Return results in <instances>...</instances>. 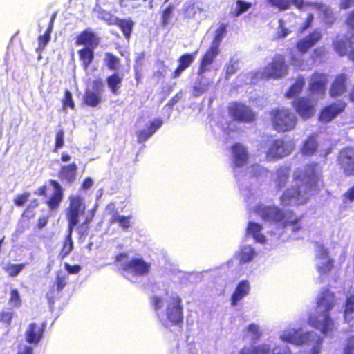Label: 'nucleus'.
<instances>
[{
	"instance_id": "nucleus-33",
	"label": "nucleus",
	"mask_w": 354,
	"mask_h": 354,
	"mask_svg": "<svg viewBox=\"0 0 354 354\" xmlns=\"http://www.w3.org/2000/svg\"><path fill=\"white\" fill-rule=\"evenodd\" d=\"M102 94L99 92H95L88 88L86 89L83 96L84 104L91 107H95L102 102Z\"/></svg>"
},
{
	"instance_id": "nucleus-23",
	"label": "nucleus",
	"mask_w": 354,
	"mask_h": 354,
	"mask_svg": "<svg viewBox=\"0 0 354 354\" xmlns=\"http://www.w3.org/2000/svg\"><path fill=\"white\" fill-rule=\"evenodd\" d=\"M348 75L345 73L337 74L331 83L329 94L331 97L342 95L347 90Z\"/></svg>"
},
{
	"instance_id": "nucleus-53",
	"label": "nucleus",
	"mask_w": 354,
	"mask_h": 354,
	"mask_svg": "<svg viewBox=\"0 0 354 354\" xmlns=\"http://www.w3.org/2000/svg\"><path fill=\"white\" fill-rule=\"evenodd\" d=\"M95 215V209H92L91 211V214L89 216L86 217L84 222L82 223V225L79 227H77L78 232L80 234H84V232H86L88 229V225L89 223L93 221Z\"/></svg>"
},
{
	"instance_id": "nucleus-20",
	"label": "nucleus",
	"mask_w": 354,
	"mask_h": 354,
	"mask_svg": "<svg viewBox=\"0 0 354 354\" xmlns=\"http://www.w3.org/2000/svg\"><path fill=\"white\" fill-rule=\"evenodd\" d=\"M67 279L66 275L57 274L54 284L46 294V298L50 305L53 306L55 301L61 297L62 292L67 284Z\"/></svg>"
},
{
	"instance_id": "nucleus-32",
	"label": "nucleus",
	"mask_w": 354,
	"mask_h": 354,
	"mask_svg": "<svg viewBox=\"0 0 354 354\" xmlns=\"http://www.w3.org/2000/svg\"><path fill=\"white\" fill-rule=\"evenodd\" d=\"M77 169V166L74 162L68 165H64L61 167L58 172V176L61 180L71 183L75 179Z\"/></svg>"
},
{
	"instance_id": "nucleus-56",
	"label": "nucleus",
	"mask_w": 354,
	"mask_h": 354,
	"mask_svg": "<svg viewBox=\"0 0 354 354\" xmlns=\"http://www.w3.org/2000/svg\"><path fill=\"white\" fill-rule=\"evenodd\" d=\"M104 85L102 80L101 78H96L92 82V89L95 92H99L100 94L104 91Z\"/></svg>"
},
{
	"instance_id": "nucleus-48",
	"label": "nucleus",
	"mask_w": 354,
	"mask_h": 354,
	"mask_svg": "<svg viewBox=\"0 0 354 354\" xmlns=\"http://www.w3.org/2000/svg\"><path fill=\"white\" fill-rule=\"evenodd\" d=\"M64 145V131L63 129H59L55 133V142L53 148L54 152H57L58 150L62 148Z\"/></svg>"
},
{
	"instance_id": "nucleus-17",
	"label": "nucleus",
	"mask_w": 354,
	"mask_h": 354,
	"mask_svg": "<svg viewBox=\"0 0 354 354\" xmlns=\"http://www.w3.org/2000/svg\"><path fill=\"white\" fill-rule=\"evenodd\" d=\"M315 336L313 332L301 333L299 330H292L284 333L280 338L283 342L300 346L308 344Z\"/></svg>"
},
{
	"instance_id": "nucleus-10",
	"label": "nucleus",
	"mask_w": 354,
	"mask_h": 354,
	"mask_svg": "<svg viewBox=\"0 0 354 354\" xmlns=\"http://www.w3.org/2000/svg\"><path fill=\"white\" fill-rule=\"evenodd\" d=\"M337 163L345 176H354V147L341 149L337 156Z\"/></svg>"
},
{
	"instance_id": "nucleus-22",
	"label": "nucleus",
	"mask_w": 354,
	"mask_h": 354,
	"mask_svg": "<svg viewBox=\"0 0 354 354\" xmlns=\"http://www.w3.org/2000/svg\"><path fill=\"white\" fill-rule=\"evenodd\" d=\"M107 212L111 215L109 223L111 224L118 223L124 230L131 227V216H120L115 208L113 203H110L106 207Z\"/></svg>"
},
{
	"instance_id": "nucleus-2",
	"label": "nucleus",
	"mask_w": 354,
	"mask_h": 354,
	"mask_svg": "<svg viewBox=\"0 0 354 354\" xmlns=\"http://www.w3.org/2000/svg\"><path fill=\"white\" fill-rule=\"evenodd\" d=\"M85 209V203L80 195L69 196V204L66 209V216L68 221L67 234L64 239L62 248L59 252V259H64L73 251V232L80 221V216L84 213Z\"/></svg>"
},
{
	"instance_id": "nucleus-19",
	"label": "nucleus",
	"mask_w": 354,
	"mask_h": 354,
	"mask_svg": "<svg viewBox=\"0 0 354 354\" xmlns=\"http://www.w3.org/2000/svg\"><path fill=\"white\" fill-rule=\"evenodd\" d=\"M46 327L45 322L30 323L26 332V341L29 344H37L41 339Z\"/></svg>"
},
{
	"instance_id": "nucleus-7",
	"label": "nucleus",
	"mask_w": 354,
	"mask_h": 354,
	"mask_svg": "<svg viewBox=\"0 0 354 354\" xmlns=\"http://www.w3.org/2000/svg\"><path fill=\"white\" fill-rule=\"evenodd\" d=\"M288 67L286 64L283 55L278 54L274 56L261 72V78L265 80L279 79L288 73Z\"/></svg>"
},
{
	"instance_id": "nucleus-38",
	"label": "nucleus",
	"mask_w": 354,
	"mask_h": 354,
	"mask_svg": "<svg viewBox=\"0 0 354 354\" xmlns=\"http://www.w3.org/2000/svg\"><path fill=\"white\" fill-rule=\"evenodd\" d=\"M104 62L109 70L115 71L120 67V59L113 53L107 52L104 54Z\"/></svg>"
},
{
	"instance_id": "nucleus-25",
	"label": "nucleus",
	"mask_w": 354,
	"mask_h": 354,
	"mask_svg": "<svg viewBox=\"0 0 354 354\" xmlns=\"http://www.w3.org/2000/svg\"><path fill=\"white\" fill-rule=\"evenodd\" d=\"M197 51L193 53H185L179 57L178 59V66L174 71L171 75L173 79L178 78L180 76L181 73L189 68L194 61Z\"/></svg>"
},
{
	"instance_id": "nucleus-29",
	"label": "nucleus",
	"mask_w": 354,
	"mask_h": 354,
	"mask_svg": "<svg viewBox=\"0 0 354 354\" xmlns=\"http://www.w3.org/2000/svg\"><path fill=\"white\" fill-rule=\"evenodd\" d=\"M250 284L247 280H242L240 281L231 297V304L232 306H236L237 303L243 299L245 296L249 294Z\"/></svg>"
},
{
	"instance_id": "nucleus-50",
	"label": "nucleus",
	"mask_w": 354,
	"mask_h": 354,
	"mask_svg": "<svg viewBox=\"0 0 354 354\" xmlns=\"http://www.w3.org/2000/svg\"><path fill=\"white\" fill-rule=\"evenodd\" d=\"M31 194L29 192H24L20 194L17 195L14 198V204L17 207H23L25 205L26 202L28 201Z\"/></svg>"
},
{
	"instance_id": "nucleus-35",
	"label": "nucleus",
	"mask_w": 354,
	"mask_h": 354,
	"mask_svg": "<svg viewBox=\"0 0 354 354\" xmlns=\"http://www.w3.org/2000/svg\"><path fill=\"white\" fill-rule=\"evenodd\" d=\"M262 228L261 224L254 222H249L246 230L247 233L252 235L256 241L260 243H264L266 241V237L261 233Z\"/></svg>"
},
{
	"instance_id": "nucleus-52",
	"label": "nucleus",
	"mask_w": 354,
	"mask_h": 354,
	"mask_svg": "<svg viewBox=\"0 0 354 354\" xmlns=\"http://www.w3.org/2000/svg\"><path fill=\"white\" fill-rule=\"evenodd\" d=\"M211 83L212 82L210 81H208L206 83H203L201 80H198L193 87L194 91L197 95L205 93Z\"/></svg>"
},
{
	"instance_id": "nucleus-46",
	"label": "nucleus",
	"mask_w": 354,
	"mask_h": 354,
	"mask_svg": "<svg viewBox=\"0 0 354 354\" xmlns=\"http://www.w3.org/2000/svg\"><path fill=\"white\" fill-rule=\"evenodd\" d=\"M268 1L270 5L277 8L279 10H286L292 4V0H268Z\"/></svg>"
},
{
	"instance_id": "nucleus-45",
	"label": "nucleus",
	"mask_w": 354,
	"mask_h": 354,
	"mask_svg": "<svg viewBox=\"0 0 354 354\" xmlns=\"http://www.w3.org/2000/svg\"><path fill=\"white\" fill-rule=\"evenodd\" d=\"M62 109H66L68 108H69L71 109H75V105L74 101L73 100L72 93H71L70 91H68L67 89H66L64 91V95L62 100Z\"/></svg>"
},
{
	"instance_id": "nucleus-61",
	"label": "nucleus",
	"mask_w": 354,
	"mask_h": 354,
	"mask_svg": "<svg viewBox=\"0 0 354 354\" xmlns=\"http://www.w3.org/2000/svg\"><path fill=\"white\" fill-rule=\"evenodd\" d=\"M152 305L156 311L159 310L163 306V299L162 297L158 296H153L151 298Z\"/></svg>"
},
{
	"instance_id": "nucleus-62",
	"label": "nucleus",
	"mask_w": 354,
	"mask_h": 354,
	"mask_svg": "<svg viewBox=\"0 0 354 354\" xmlns=\"http://www.w3.org/2000/svg\"><path fill=\"white\" fill-rule=\"evenodd\" d=\"M36 215L35 209H30L26 206V207L24 209L21 216L26 220H30L33 218Z\"/></svg>"
},
{
	"instance_id": "nucleus-59",
	"label": "nucleus",
	"mask_w": 354,
	"mask_h": 354,
	"mask_svg": "<svg viewBox=\"0 0 354 354\" xmlns=\"http://www.w3.org/2000/svg\"><path fill=\"white\" fill-rule=\"evenodd\" d=\"M50 40V35L44 32V35L38 37V45L40 49H44Z\"/></svg>"
},
{
	"instance_id": "nucleus-40",
	"label": "nucleus",
	"mask_w": 354,
	"mask_h": 354,
	"mask_svg": "<svg viewBox=\"0 0 354 354\" xmlns=\"http://www.w3.org/2000/svg\"><path fill=\"white\" fill-rule=\"evenodd\" d=\"M227 24H221L218 28L215 31V35L212 43V45L216 46L218 48L220 46V44L227 33Z\"/></svg>"
},
{
	"instance_id": "nucleus-3",
	"label": "nucleus",
	"mask_w": 354,
	"mask_h": 354,
	"mask_svg": "<svg viewBox=\"0 0 354 354\" xmlns=\"http://www.w3.org/2000/svg\"><path fill=\"white\" fill-rule=\"evenodd\" d=\"M335 293L327 288H322L316 300L317 307L324 309L322 319L320 320L318 316L310 315L308 318V324L319 330L323 334L332 331L334 328V322L329 312L335 306Z\"/></svg>"
},
{
	"instance_id": "nucleus-12",
	"label": "nucleus",
	"mask_w": 354,
	"mask_h": 354,
	"mask_svg": "<svg viewBox=\"0 0 354 354\" xmlns=\"http://www.w3.org/2000/svg\"><path fill=\"white\" fill-rule=\"evenodd\" d=\"M182 300L178 295L171 296L167 301L166 315L167 319L175 325H180L183 320Z\"/></svg>"
},
{
	"instance_id": "nucleus-24",
	"label": "nucleus",
	"mask_w": 354,
	"mask_h": 354,
	"mask_svg": "<svg viewBox=\"0 0 354 354\" xmlns=\"http://www.w3.org/2000/svg\"><path fill=\"white\" fill-rule=\"evenodd\" d=\"M291 167L290 165H281L277 168L274 172L273 183L277 190L284 187L289 180Z\"/></svg>"
},
{
	"instance_id": "nucleus-6",
	"label": "nucleus",
	"mask_w": 354,
	"mask_h": 354,
	"mask_svg": "<svg viewBox=\"0 0 354 354\" xmlns=\"http://www.w3.org/2000/svg\"><path fill=\"white\" fill-rule=\"evenodd\" d=\"M272 128L277 132L293 130L297 123V117L288 109L274 108L269 112Z\"/></svg>"
},
{
	"instance_id": "nucleus-13",
	"label": "nucleus",
	"mask_w": 354,
	"mask_h": 354,
	"mask_svg": "<svg viewBox=\"0 0 354 354\" xmlns=\"http://www.w3.org/2000/svg\"><path fill=\"white\" fill-rule=\"evenodd\" d=\"M328 83V77L326 73L314 72L310 77L308 91L313 95L323 96Z\"/></svg>"
},
{
	"instance_id": "nucleus-49",
	"label": "nucleus",
	"mask_w": 354,
	"mask_h": 354,
	"mask_svg": "<svg viewBox=\"0 0 354 354\" xmlns=\"http://www.w3.org/2000/svg\"><path fill=\"white\" fill-rule=\"evenodd\" d=\"M344 312L345 319H347L349 315H352L354 313V295H351L346 297Z\"/></svg>"
},
{
	"instance_id": "nucleus-31",
	"label": "nucleus",
	"mask_w": 354,
	"mask_h": 354,
	"mask_svg": "<svg viewBox=\"0 0 354 354\" xmlns=\"http://www.w3.org/2000/svg\"><path fill=\"white\" fill-rule=\"evenodd\" d=\"M123 76L118 72H114L106 78V84L112 94L118 95L122 86Z\"/></svg>"
},
{
	"instance_id": "nucleus-11",
	"label": "nucleus",
	"mask_w": 354,
	"mask_h": 354,
	"mask_svg": "<svg viewBox=\"0 0 354 354\" xmlns=\"http://www.w3.org/2000/svg\"><path fill=\"white\" fill-rule=\"evenodd\" d=\"M150 269V264L141 258H132L129 261L121 265L120 270L122 274L128 277L129 274L133 276L147 275Z\"/></svg>"
},
{
	"instance_id": "nucleus-42",
	"label": "nucleus",
	"mask_w": 354,
	"mask_h": 354,
	"mask_svg": "<svg viewBox=\"0 0 354 354\" xmlns=\"http://www.w3.org/2000/svg\"><path fill=\"white\" fill-rule=\"evenodd\" d=\"M236 9L232 13L233 17H239L241 14L248 11L252 7L251 3L243 0H236Z\"/></svg>"
},
{
	"instance_id": "nucleus-43",
	"label": "nucleus",
	"mask_w": 354,
	"mask_h": 354,
	"mask_svg": "<svg viewBox=\"0 0 354 354\" xmlns=\"http://www.w3.org/2000/svg\"><path fill=\"white\" fill-rule=\"evenodd\" d=\"M174 11V6L171 5L167 6L161 13V26H166L171 19Z\"/></svg>"
},
{
	"instance_id": "nucleus-39",
	"label": "nucleus",
	"mask_w": 354,
	"mask_h": 354,
	"mask_svg": "<svg viewBox=\"0 0 354 354\" xmlns=\"http://www.w3.org/2000/svg\"><path fill=\"white\" fill-rule=\"evenodd\" d=\"M255 254L254 250L250 246H243L241 248L239 254L240 263H245L250 261Z\"/></svg>"
},
{
	"instance_id": "nucleus-1",
	"label": "nucleus",
	"mask_w": 354,
	"mask_h": 354,
	"mask_svg": "<svg viewBox=\"0 0 354 354\" xmlns=\"http://www.w3.org/2000/svg\"><path fill=\"white\" fill-rule=\"evenodd\" d=\"M319 169V163L317 162H308L304 165L303 169L297 168L292 177L295 184L282 193L279 198L281 205H288L292 203L304 202V195L317 184Z\"/></svg>"
},
{
	"instance_id": "nucleus-54",
	"label": "nucleus",
	"mask_w": 354,
	"mask_h": 354,
	"mask_svg": "<svg viewBox=\"0 0 354 354\" xmlns=\"http://www.w3.org/2000/svg\"><path fill=\"white\" fill-rule=\"evenodd\" d=\"M248 332L250 334L251 339L253 342L258 340L261 336L259 327L254 324H251L247 327Z\"/></svg>"
},
{
	"instance_id": "nucleus-47",
	"label": "nucleus",
	"mask_w": 354,
	"mask_h": 354,
	"mask_svg": "<svg viewBox=\"0 0 354 354\" xmlns=\"http://www.w3.org/2000/svg\"><path fill=\"white\" fill-rule=\"evenodd\" d=\"M9 303L14 307L19 308L21 305V299L17 289H11L10 292Z\"/></svg>"
},
{
	"instance_id": "nucleus-36",
	"label": "nucleus",
	"mask_w": 354,
	"mask_h": 354,
	"mask_svg": "<svg viewBox=\"0 0 354 354\" xmlns=\"http://www.w3.org/2000/svg\"><path fill=\"white\" fill-rule=\"evenodd\" d=\"M239 354H270V346L261 344L256 346H244L239 352Z\"/></svg>"
},
{
	"instance_id": "nucleus-55",
	"label": "nucleus",
	"mask_w": 354,
	"mask_h": 354,
	"mask_svg": "<svg viewBox=\"0 0 354 354\" xmlns=\"http://www.w3.org/2000/svg\"><path fill=\"white\" fill-rule=\"evenodd\" d=\"M13 317L14 313L12 311L1 310L0 311V323L9 326L11 324Z\"/></svg>"
},
{
	"instance_id": "nucleus-16",
	"label": "nucleus",
	"mask_w": 354,
	"mask_h": 354,
	"mask_svg": "<svg viewBox=\"0 0 354 354\" xmlns=\"http://www.w3.org/2000/svg\"><path fill=\"white\" fill-rule=\"evenodd\" d=\"M322 39V33L319 29H314L307 35L300 39L296 43L297 51L301 54L306 53L312 47L315 46Z\"/></svg>"
},
{
	"instance_id": "nucleus-51",
	"label": "nucleus",
	"mask_w": 354,
	"mask_h": 354,
	"mask_svg": "<svg viewBox=\"0 0 354 354\" xmlns=\"http://www.w3.org/2000/svg\"><path fill=\"white\" fill-rule=\"evenodd\" d=\"M333 268V260L328 259L325 263L318 266L317 270L320 274H326L329 273Z\"/></svg>"
},
{
	"instance_id": "nucleus-14",
	"label": "nucleus",
	"mask_w": 354,
	"mask_h": 354,
	"mask_svg": "<svg viewBox=\"0 0 354 354\" xmlns=\"http://www.w3.org/2000/svg\"><path fill=\"white\" fill-rule=\"evenodd\" d=\"M295 111L304 120L313 117L315 107L313 100L308 97H299L292 102Z\"/></svg>"
},
{
	"instance_id": "nucleus-60",
	"label": "nucleus",
	"mask_w": 354,
	"mask_h": 354,
	"mask_svg": "<svg viewBox=\"0 0 354 354\" xmlns=\"http://www.w3.org/2000/svg\"><path fill=\"white\" fill-rule=\"evenodd\" d=\"M64 268L65 270L68 272V273L71 274H78L82 269L80 265L76 264L71 266L68 263H65Z\"/></svg>"
},
{
	"instance_id": "nucleus-34",
	"label": "nucleus",
	"mask_w": 354,
	"mask_h": 354,
	"mask_svg": "<svg viewBox=\"0 0 354 354\" xmlns=\"http://www.w3.org/2000/svg\"><path fill=\"white\" fill-rule=\"evenodd\" d=\"M306 80L303 76H299L296 78L294 83L289 87L285 93L287 98H293L299 95L305 85Z\"/></svg>"
},
{
	"instance_id": "nucleus-37",
	"label": "nucleus",
	"mask_w": 354,
	"mask_h": 354,
	"mask_svg": "<svg viewBox=\"0 0 354 354\" xmlns=\"http://www.w3.org/2000/svg\"><path fill=\"white\" fill-rule=\"evenodd\" d=\"M354 43V34L346 39H337L333 42V48L339 56H344L347 54L348 46L347 44Z\"/></svg>"
},
{
	"instance_id": "nucleus-63",
	"label": "nucleus",
	"mask_w": 354,
	"mask_h": 354,
	"mask_svg": "<svg viewBox=\"0 0 354 354\" xmlns=\"http://www.w3.org/2000/svg\"><path fill=\"white\" fill-rule=\"evenodd\" d=\"M272 354H292L289 348L284 346H275L272 350Z\"/></svg>"
},
{
	"instance_id": "nucleus-5",
	"label": "nucleus",
	"mask_w": 354,
	"mask_h": 354,
	"mask_svg": "<svg viewBox=\"0 0 354 354\" xmlns=\"http://www.w3.org/2000/svg\"><path fill=\"white\" fill-rule=\"evenodd\" d=\"M100 37L91 29L85 28L76 36L75 44L83 46L77 50L79 59L84 70H87L95 59V49L100 45Z\"/></svg>"
},
{
	"instance_id": "nucleus-15",
	"label": "nucleus",
	"mask_w": 354,
	"mask_h": 354,
	"mask_svg": "<svg viewBox=\"0 0 354 354\" xmlns=\"http://www.w3.org/2000/svg\"><path fill=\"white\" fill-rule=\"evenodd\" d=\"M347 106L346 102L340 100L323 107L319 113V120L328 123L343 113Z\"/></svg>"
},
{
	"instance_id": "nucleus-28",
	"label": "nucleus",
	"mask_w": 354,
	"mask_h": 354,
	"mask_svg": "<svg viewBox=\"0 0 354 354\" xmlns=\"http://www.w3.org/2000/svg\"><path fill=\"white\" fill-rule=\"evenodd\" d=\"M109 24L118 26L122 31L124 37L127 39H130L135 24L133 20L131 19L115 17L113 21L109 22Z\"/></svg>"
},
{
	"instance_id": "nucleus-58",
	"label": "nucleus",
	"mask_w": 354,
	"mask_h": 354,
	"mask_svg": "<svg viewBox=\"0 0 354 354\" xmlns=\"http://www.w3.org/2000/svg\"><path fill=\"white\" fill-rule=\"evenodd\" d=\"M343 354H354V335L348 338Z\"/></svg>"
},
{
	"instance_id": "nucleus-21",
	"label": "nucleus",
	"mask_w": 354,
	"mask_h": 354,
	"mask_svg": "<svg viewBox=\"0 0 354 354\" xmlns=\"http://www.w3.org/2000/svg\"><path fill=\"white\" fill-rule=\"evenodd\" d=\"M48 184L53 187L54 192L45 201V203L48 206L49 210L55 211L57 209L63 199L64 192L62 186L55 180H49Z\"/></svg>"
},
{
	"instance_id": "nucleus-4",
	"label": "nucleus",
	"mask_w": 354,
	"mask_h": 354,
	"mask_svg": "<svg viewBox=\"0 0 354 354\" xmlns=\"http://www.w3.org/2000/svg\"><path fill=\"white\" fill-rule=\"evenodd\" d=\"M255 212L264 221L280 224L283 228L292 226L294 231H297L301 228L298 225L301 218L297 217L292 211L284 212L277 206L259 205L255 207Z\"/></svg>"
},
{
	"instance_id": "nucleus-27",
	"label": "nucleus",
	"mask_w": 354,
	"mask_h": 354,
	"mask_svg": "<svg viewBox=\"0 0 354 354\" xmlns=\"http://www.w3.org/2000/svg\"><path fill=\"white\" fill-rule=\"evenodd\" d=\"M318 149V142L316 138V136L310 135L303 142L301 148V153L307 157H311L314 156Z\"/></svg>"
},
{
	"instance_id": "nucleus-41",
	"label": "nucleus",
	"mask_w": 354,
	"mask_h": 354,
	"mask_svg": "<svg viewBox=\"0 0 354 354\" xmlns=\"http://www.w3.org/2000/svg\"><path fill=\"white\" fill-rule=\"evenodd\" d=\"M26 265V263L8 264L3 268V270L9 277H15L21 272V270L25 268Z\"/></svg>"
},
{
	"instance_id": "nucleus-57",
	"label": "nucleus",
	"mask_w": 354,
	"mask_h": 354,
	"mask_svg": "<svg viewBox=\"0 0 354 354\" xmlns=\"http://www.w3.org/2000/svg\"><path fill=\"white\" fill-rule=\"evenodd\" d=\"M313 19V14L309 13L307 17L306 18L304 22L301 25L299 28V32L301 33L304 32L305 30H306L308 28H310L312 26Z\"/></svg>"
},
{
	"instance_id": "nucleus-26",
	"label": "nucleus",
	"mask_w": 354,
	"mask_h": 354,
	"mask_svg": "<svg viewBox=\"0 0 354 354\" xmlns=\"http://www.w3.org/2000/svg\"><path fill=\"white\" fill-rule=\"evenodd\" d=\"M233 161L236 167H242L247 162L248 153L246 148L241 143L236 142L231 147Z\"/></svg>"
},
{
	"instance_id": "nucleus-18",
	"label": "nucleus",
	"mask_w": 354,
	"mask_h": 354,
	"mask_svg": "<svg viewBox=\"0 0 354 354\" xmlns=\"http://www.w3.org/2000/svg\"><path fill=\"white\" fill-rule=\"evenodd\" d=\"M219 51L220 49L216 46L210 45L200 59L197 71L198 76H201L203 73L209 71L210 66L213 64Z\"/></svg>"
},
{
	"instance_id": "nucleus-9",
	"label": "nucleus",
	"mask_w": 354,
	"mask_h": 354,
	"mask_svg": "<svg viewBox=\"0 0 354 354\" xmlns=\"http://www.w3.org/2000/svg\"><path fill=\"white\" fill-rule=\"evenodd\" d=\"M293 145L281 138L274 140L266 153V159L269 162L282 159L290 155L293 150Z\"/></svg>"
},
{
	"instance_id": "nucleus-8",
	"label": "nucleus",
	"mask_w": 354,
	"mask_h": 354,
	"mask_svg": "<svg viewBox=\"0 0 354 354\" xmlns=\"http://www.w3.org/2000/svg\"><path fill=\"white\" fill-rule=\"evenodd\" d=\"M230 118L236 122L251 123L256 119V113L245 103L232 102L227 106Z\"/></svg>"
},
{
	"instance_id": "nucleus-30",
	"label": "nucleus",
	"mask_w": 354,
	"mask_h": 354,
	"mask_svg": "<svg viewBox=\"0 0 354 354\" xmlns=\"http://www.w3.org/2000/svg\"><path fill=\"white\" fill-rule=\"evenodd\" d=\"M162 125L160 120H154L150 122L147 129H142L137 131V139L139 143L146 141L150 138Z\"/></svg>"
},
{
	"instance_id": "nucleus-64",
	"label": "nucleus",
	"mask_w": 354,
	"mask_h": 354,
	"mask_svg": "<svg viewBox=\"0 0 354 354\" xmlns=\"http://www.w3.org/2000/svg\"><path fill=\"white\" fill-rule=\"evenodd\" d=\"M346 23L350 28L354 30V10L348 15Z\"/></svg>"
},
{
	"instance_id": "nucleus-44",
	"label": "nucleus",
	"mask_w": 354,
	"mask_h": 354,
	"mask_svg": "<svg viewBox=\"0 0 354 354\" xmlns=\"http://www.w3.org/2000/svg\"><path fill=\"white\" fill-rule=\"evenodd\" d=\"M239 69L238 61L230 60L225 66V77L229 79Z\"/></svg>"
}]
</instances>
